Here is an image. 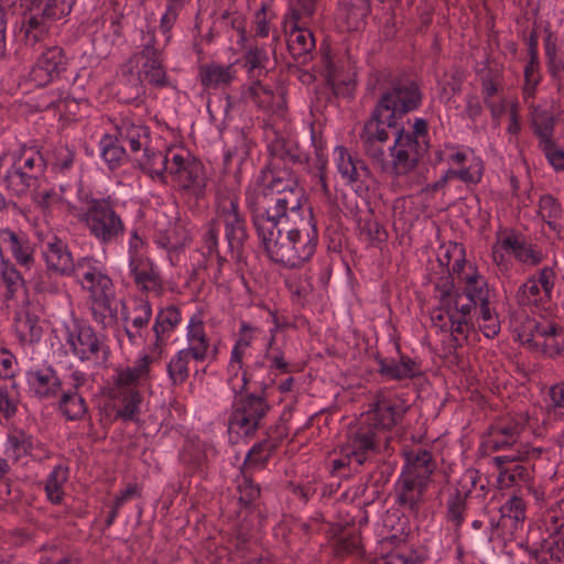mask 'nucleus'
Instances as JSON below:
<instances>
[{
  "label": "nucleus",
  "instance_id": "1",
  "mask_svg": "<svg viewBox=\"0 0 564 564\" xmlns=\"http://www.w3.org/2000/svg\"><path fill=\"white\" fill-rule=\"evenodd\" d=\"M268 149L272 161L260 171L253 185L246 192V205L252 220L306 213L305 194L297 176L278 162H297L300 155L282 138L273 140Z\"/></svg>",
  "mask_w": 564,
  "mask_h": 564
},
{
  "label": "nucleus",
  "instance_id": "2",
  "mask_svg": "<svg viewBox=\"0 0 564 564\" xmlns=\"http://www.w3.org/2000/svg\"><path fill=\"white\" fill-rule=\"evenodd\" d=\"M252 224L265 256L281 267L301 268L316 251L318 232L307 208L295 216L262 218Z\"/></svg>",
  "mask_w": 564,
  "mask_h": 564
},
{
  "label": "nucleus",
  "instance_id": "3",
  "mask_svg": "<svg viewBox=\"0 0 564 564\" xmlns=\"http://www.w3.org/2000/svg\"><path fill=\"white\" fill-rule=\"evenodd\" d=\"M445 257L448 258L446 265H451V269L446 276L436 282L435 289L441 292V300L462 334L473 329L471 312L477 305L489 301V289L477 268L467 263L462 245L455 243Z\"/></svg>",
  "mask_w": 564,
  "mask_h": 564
},
{
  "label": "nucleus",
  "instance_id": "4",
  "mask_svg": "<svg viewBox=\"0 0 564 564\" xmlns=\"http://www.w3.org/2000/svg\"><path fill=\"white\" fill-rule=\"evenodd\" d=\"M220 227L224 229L228 250L232 258H240L249 235L246 217L239 207V197L234 192H219L217 194L216 216L204 237V246L208 253H215L219 261L224 260L217 248Z\"/></svg>",
  "mask_w": 564,
  "mask_h": 564
},
{
  "label": "nucleus",
  "instance_id": "5",
  "mask_svg": "<svg viewBox=\"0 0 564 564\" xmlns=\"http://www.w3.org/2000/svg\"><path fill=\"white\" fill-rule=\"evenodd\" d=\"M77 269L73 278L89 295L93 319L106 327L117 314V308L112 306L115 300L112 280L94 257H80Z\"/></svg>",
  "mask_w": 564,
  "mask_h": 564
},
{
  "label": "nucleus",
  "instance_id": "6",
  "mask_svg": "<svg viewBox=\"0 0 564 564\" xmlns=\"http://www.w3.org/2000/svg\"><path fill=\"white\" fill-rule=\"evenodd\" d=\"M79 221L100 245L117 242L124 234L126 226L110 197H85Z\"/></svg>",
  "mask_w": 564,
  "mask_h": 564
},
{
  "label": "nucleus",
  "instance_id": "7",
  "mask_svg": "<svg viewBox=\"0 0 564 564\" xmlns=\"http://www.w3.org/2000/svg\"><path fill=\"white\" fill-rule=\"evenodd\" d=\"M271 405L263 394L245 392L236 395L228 417V434L232 443L250 438L263 425Z\"/></svg>",
  "mask_w": 564,
  "mask_h": 564
},
{
  "label": "nucleus",
  "instance_id": "8",
  "mask_svg": "<svg viewBox=\"0 0 564 564\" xmlns=\"http://www.w3.org/2000/svg\"><path fill=\"white\" fill-rule=\"evenodd\" d=\"M421 85L409 76H398L382 89L375 107L398 122L403 116L416 111L423 101Z\"/></svg>",
  "mask_w": 564,
  "mask_h": 564
},
{
  "label": "nucleus",
  "instance_id": "9",
  "mask_svg": "<svg viewBox=\"0 0 564 564\" xmlns=\"http://www.w3.org/2000/svg\"><path fill=\"white\" fill-rule=\"evenodd\" d=\"M122 76L135 97L145 93V83L154 88L172 86L164 65V55L130 56L122 65Z\"/></svg>",
  "mask_w": 564,
  "mask_h": 564
},
{
  "label": "nucleus",
  "instance_id": "10",
  "mask_svg": "<svg viewBox=\"0 0 564 564\" xmlns=\"http://www.w3.org/2000/svg\"><path fill=\"white\" fill-rule=\"evenodd\" d=\"M65 341L74 357L83 362L106 364L110 356L107 337L97 333L89 324L73 323L66 329Z\"/></svg>",
  "mask_w": 564,
  "mask_h": 564
},
{
  "label": "nucleus",
  "instance_id": "11",
  "mask_svg": "<svg viewBox=\"0 0 564 564\" xmlns=\"http://www.w3.org/2000/svg\"><path fill=\"white\" fill-rule=\"evenodd\" d=\"M388 150L390 159L384 154L383 162H379L377 166L381 172L390 173L395 177L408 175L414 171L427 151L424 144L405 134L404 127L394 131L393 143L388 147Z\"/></svg>",
  "mask_w": 564,
  "mask_h": 564
},
{
  "label": "nucleus",
  "instance_id": "12",
  "mask_svg": "<svg viewBox=\"0 0 564 564\" xmlns=\"http://www.w3.org/2000/svg\"><path fill=\"white\" fill-rule=\"evenodd\" d=\"M167 166L166 180L170 178L178 191L195 199L205 196L207 178L204 165L198 160L174 151L171 153V162Z\"/></svg>",
  "mask_w": 564,
  "mask_h": 564
},
{
  "label": "nucleus",
  "instance_id": "13",
  "mask_svg": "<svg viewBox=\"0 0 564 564\" xmlns=\"http://www.w3.org/2000/svg\"><path fill=\"white\" fill-rule=\"evenodd\" d=\"M408 410L409 405L401 397L378 392L360 416L361 422L372 426L382 437H389L388 433L402 423Z\"/></svg>",
  "mask_w": 564,
  "mask_h": 564
},
{
  "label": "nucleus",
  "instance_id": "14",
  "mask_svg": "<svg viewBox=\"0 0 564 564\" xmlns=\"http://www.w3.org/2000/svg\"><path fill=\"white\" fill-rule=\"evenodd\" d=\"M390 437H382L372 426L361 422L359 419L356 426L347 432L346 442L341 446V454L349 463L361 466L370 455L388 451Z\"/></svg>",
  "mask_w": 564,
  "mask_h": 564
},
{
  "label": "nucleus",
  "instance_id": "15",
  "mask_svg": "<svg viewBox=\"0 0 564 564\" xmlns=\"http://www.w3.org/2000/svg\"><path fill=\"white\" fill-rule=\"evenodd\" d=\"M518 338L532 348L540 349L550 357L564 350V329L556 323L527 317L518 328Z\"/></svg>",
  "mask_w": 564,
  "mask_h": 564
},
{
  "label": "nucleus",
  "instance_id": "16",
  "mask_svg": "<svg viewBox=\"0 0 564 564\" xmlns=\"http://www.w3.org/2000/svg\"><path fill=\"white\" fill-rule=\"evenodd\" d=\"M398 128L395 120L373 107L370 118L365 122L360 132L362 149L373 165L377 166L379 162H383L390 139L388 129L397 130Z\"/></svg>",
  "mask_w": 564,
  "mask_h": 564
},
{
  "label": "nucleus",
  "instance_id": "17",
  "mask_svg": "<svg viewBox=\"0 0 564 564\" xmlns=\"http://www.w3.org/2000/svg\"><path fill=\"white\" fill-rule=\"evenodd\" d=\"M87 382V376L80 370H74L68 376L65 388L58 394L57 411L70 422H80L90 419L88 403L83 395L82 389Z\"/></svg>",
  "mask_w": 564,
  "mask_h": 564
},
{
  "label": "nucleus",
  "instance_id": "18",
  "mask_svg": "<svg viewBox=\"0 0 564 564\" xmlns=\"http://www.w3.org/2000/svg\"><path fill=\"white\" fill-rule=\"evenodd\" d=\"M539 455V449L528 448L521 445L514 453L494 457L492 462L499 469L497 481L500 488H510L529 482L531 479V470L530 467L522 464V462Z\"/></svg>",
  "mask_w": 564,
  "mask_h": 564
},
{
  "label": "nucleus",
  "instance_id": "19",
  "mask_svg": "<svg viewBox=\"0 0 564 564\" xmlns=\"http://www.w3.org/2000/svg\"><path fill=\"white\" fill-rule=\"evenodd\" d=\"M185 339L187 346L183 349L194 357V362L199 364L217 359L218 348L213 345L212 338L206 332L205 314L202 310L196 311L188 318Z\"/></svg>",
  "mask_w": 564,
  "mask_h": 564
},
{
  "label": "nucleus",
  "instance_id": "20",
  "mask_svg": "<svg viewBox=\"0 0 564 564\" xmlns=\"http://www.w3.org/2000/svg\"><path fill=\"white\" fill-rule=\"evenodd\" d=\"M301 14L299 10L291 9L284 17L283 28L286 34L288 50L299 63L305 64L312 57L315 48L313 32L299 25Z\"/></svg>",
  "mask_w": 564,
  "mask_h": 564
},
{
  "label": "nucleus",
  "instance_id": "21",
  "mask_svg": "<svg viewBox=\"0 0 564 564\" xmlns=\"http://www.w3.org/2000/svg\"><path fill=\"white\" fill-rule=\"evenodd\" d=\"M68 66V58L61 46L43 51L30 72L31 80L37 86L48 85L62 77Z\"/></svg>",
  "mask_w": 564,
  "mask_h": 564
},
{
  "label": "nucleus",
  "instance_id": "22",
  "mask_svg": "<svg viewBox=\"0 0 564 564\" xmlns=\"http://www.w3.org/2000/svg\"><path fill=\"white\" fill-rule=\"evenodd\" d=\"M45 268L61 276L73 278L78 271L79 258L74 259L67 242L57 236H52L42 249Z\"/></svg>",
  "mask_w": 564,
  "mask_h": 564
},
{
  "label": "nucleus",
  "instance_id": "23",
  "mask_svg": "<svg viewBox=\"0 0 564 564\" xmlns=\"http://www.w3.org/2000/svg\"><path fill=\"white\" fill-rule=\"evenodd\" d=\"M555 273L552 268L544 267L538 276L528 279L517 291L516 300L521 306H540L551 300Z\"/></svg>",
  "mask_w": 564,
  "mask_h": 564
},
{
  "label": "nucleus",
  "instance_id": "24",
  "mask_svg": "<svg viewBox=\"0 0 564 564\" xmlns=\"http://www.w3.org/2000/svg\"><path fill=\"white\" fill-rule=\"evenodd\" d=\"M26 383L33 397L51 400L62 392L64 382L52 365L31 368L26 372Z\"/></svg>",
  "mask_w": 564,
  "mask_h": 564
},
{
  "label": "nucleus",
  "instance_id": "25",
  "mask_svg": "<svg viewBox=\"0 0 564 564\" xmlns=\"http://www.w3.org/2000/svg\"><path fill=\"white\" fill-rule=\"evenodd\" d=\"M4 251L11 253L17 264L30 269L35 263V249L29 237L22 231L0 228V259Z\"/></svg>",
  "mask_w": 564,
  "mask_h": 564
},
{
  "label": "nucleus",
  "instance_id": "26",
  "mask_svg": "<svg viewBox=\"0 0 564 564\" xmlns=\"http://www.w3.org/2000/svg\"><path fill=\"white\" fill-rule=\"evenodd\" d=\"M527 425V417H505L491 425L487 445L492 451H503L517 445Z\"/></svg>",
  "mask_w": 564,
  "mask_h": 564
},
{
  "label": "nucleus",
  "instance_id": "27",
  "mask_svg": "<svg viewBox=\"0 0 564 564\" xmlns=\"http://www.w3.org/2000/svg\"><path fill=\"white\" fill-rule=\"evenodd\" d=\"M129 274L140 291L162 293L163 281L160 270L150 257L131 259L129 261Z\"/></svg>",
  "mask_w": 564,
  "mask_h": 564
},
{
  "label": "nucleus",
  "instance_id": "28",
  "mask_svg": "<svg viewBox=\"0 0 564 564\" xmlns=\"http://www.w3.org/2000/svg\"><path fill=\"white\" fill-rule=\"evenodd\" d=\"M181 321V311L175 305L166 306L158 312L152 326L154 341L149 346V350L152 354L158 356L162 354L171 334L176 329Z\"/></svg>",
  "mask_w": 564,
  "mask_h": 564
},
{
  "label": "nucleus",
  "instance_id": "29",
  "mask_svg": "<svg viewBox=\"0 0 564 564\" xmlns=\"http://www.w3.org/2000/svg\"><path fill=\"white\" fill-rule=\"evenodd\" d=\"M152 362L153 357L144 354L135 360L133 366L118 369L112 377V392L138 390L140 383L150 379Z\"/></svg>",
  "mask_w": 564,
  "mask_h": 564
},
{
  "label": "nucleus",
  "instance_id": "30",
  "mask_svg": "<svg viewBox=\"0 0 564 564\" xmlns=\"http://www.w3.org/2000/svg\"><path fill=\"white\" fill-rule=\"evenodd\" d=\"M263 367L264 364L259 361L243 367L242 357L235 358V355H230L228 364V383L235 395L247 392L251 383H258L264 391V388L267 387L265 382L263 380H257V371Z\"/></svg>",
  "mask_w": 564,
  "mask_h": 564
},
{
  "label": "nucleus",
  "instance_id": "31",
  "mask_svg": "<svg viewBox=\"0 0 564 564\" xmlns=\"http://www.w3.org/2000/svg\"><path fill=\"white\" fill-rule=\"evenodd\" d=\"M116 137L123 145H129L131 153L137 154L149 147V128L139 119L124 116L116 122Z\"/></svg>",
  "mask_w": 564,
  "mask_h": 564
},
{
  "label": "nucleus",
  "instance_id": "32",
  "mask_svg": "<svg viewBox=\"0 0 564 564\" xmlns=\"http://www.w3.org/2000/svg\"><path fill=\"white\" fill-rule=\"evenodd\" d=\"M403 456L404 465L402 467V473L430 484L432 475L437 466L432 453L426 448L417 447L404 449Z\"/></svg>",
  "mask_w": 564,
  "mask_h": 564
},
{
  "label": "nucleus",
  "instance_id": "33",
  "mask_svg": "<svg viewBox=\"0 0 564 564\" xmlns=\"http://www.w3.org/2000/svg\"><path fill=\"white\" fill-rule=\"evenodd\" d=\"M429 484L401 471L395 484L397 502L411 511H417Z\"/></svg>",
  "mask_w": 564,
  "mask_h": 564
},
{
  "label": "nucleus",
  "instance_id": "34",
  "mask_svg": "<svg viewBox=\"0 0 564 564\" xmlns=\"http://www.w3.org/2000/svg\"><path fill=\"white\" fill-rule=\"evenodd\" d=\"M478 479V471L467 470L462 479L460 485L463 490L456 488L447 500V520L451 521L456 528L460 527L464 522V512L466 509V499L470 492V487H474Z\"/></svg>",
  "mask_w": 564,
  "mask_h": 564
},
{
  "label": "nucleus",
  "instance_id": "35",
  "mask_svg": "<svg viewBox=\"0 0 564 564\" xmlns=\"http://www.w3.org/2000/svg\"><path fill=\"white\" fill-rule=\"evenodd\" d=\"M334 155L337 172L347 184L359 182L369 174L365 162L350 153L345 147H336Z\"/></svg>",
  "mask_w": 564,
  "mask_h": 564
},
{
  "label": "nucleus",
  "instance_id": "36",
  "mask_svg": "<svg viewBox=\"0 0 564 564\" xmlns=\"http://www.w3.org/2000/svg\"><path fill=\"white\" fill-rule=\"evenodd\" d=\"M53 24L54 22L46 19L36 10L25 12L21 28L24 44L30 47H35L37 44L44 42L48 39Z\"/></svg>",
  "mask_w": 564,
  "mask_h": 564
},
{
  "label": "nucleus",
  "instance_id": "37",
  "mask_svg": "<svg viewBox=\"0 0 564 564\" xmlns=\"http://www.w3.org/2000/svg\"><path fill=\"white\" fill-rule=\"evenodd\" d=\"M237 77L232 64L208 63L199 67L200 84L206 88L219 89L229 86Z\"/></svg>",
  "mask_w": 564,
  "mask_h": 564
},
{
  "label": "nucleus",
  "instance_id": "38",
  "mask_svg": "<svg viewBox=\"0 0 564 564\" xmlns=\"http://www.w3.org/2000/svg\"><path fill=\"white\" fill-rule=\"evenodd\" d=\"M4 166H7V170L1 177V183L12 196L21 197L36 185L37 180L18 167L14 161H6Z\"/></svg>",
  "mask_w": 564,
  "mask_h": 564
},
{
  "label": "nucleus",
  "instance_id": "39",
  "mask_svg": "<svg viewBox=\"0 0 564 564\" xmlns=\"http://www.w3.org/2000/svg\"><path fill=\"white\" fill-rule=\"evenodd\" d=\"M59 278H62L59 274L50 271L47 268H44L36 270L30 278L29 283L34 295L37 296L39 300L44 301L47 297L62 294L63 285L59 281Z\"/></svg>",
  "mask_w": 564,
  "mask_h": 564
},
{
  "label": "nucleus",
  "instance_id": "40",
  "mask_svg": "<svg viewBox=\"0 0 564 564\" xmlns=\"http://www.w3.org/2000/svg\"><path fill=\"white\" fill-rule=\"evenodd\" d=\"M76 163V150L68 144H56L46 161L55 177H69Z\"/></svg>",
  "mask_w": 564,
  "mask_h": 564
},
{
  "label": "nucleus",
  "instance_id": "41",
  "mask_svg": "<svg viewBox=\"0 0 564 564\" xmlns=\"http://www.w3.org/2000/svg\"><path fill=\"white\" fill-rule=\"evenodd\" d=\"M173 150H169L166 153L155 152L145 148L140 158H135L139 161L140 167L148 173L152 178H158L162 182H166V175L171 162V153Z\"/></svg>",
  "mask_w": 564,
  "mask_h": 564
},
{
  "label": "nucleus",
  "instance_id": "42",
  "mask_svg": "<svg viewBox=\"0 0 564 564\" xmlns=\"http://www.w3.org/2000/svg\"><path fill=\"white\" fill-rule=\"evenodd\" d=\"M379 372L392 380L411 379L421 373L420 365L410 357L402 356L400 361L384 360L379 361Z\"/></svg>",
  "mask_w": 564,
  "mask_h": 564
},
{
  "label": "nucleus",
  "instance_id": "43",
  "mask_svg": "<svg viewBox=\"0 0 564 564\" xmlns=\"http://www.w3.org/2000/svg\"><path fill=\"white\" fill-rule=\"evenodd\" d=\"M214 29L219 31L221 35L229 39L236 32L240 41H246V18L238 11L224 10L214 17Z\"/></svg>",
  "mask_w": 564,
  "mask_h": 564
},
{
  "label": "nucleus",
  "instance_id": "44",
  "mask_svg": "<svg viewBox=\"0 0 564 564\" xmlns=\"http://www.w3.org/2000/svg\"><path fill=\"white\" fill-rule=\"evenodd\" d=\"M192 361L194 357L182 348L166 362L167 378L173 387L183 386L187 381Z\"/></svg>",
  "mask_w": 564,
  "mask_h": 564
},
{
  "label": "nucleus",
  "instance_id": "45",
  "mask_svg": "<svg viewBox=\"0 0 564 564\" xmlns=\"http://www.w3.org/2000/svg\"><path fill=\"white\" fill-rule=\"evenodd\" d=\"M13 327L21 344L37 343L42 336V327L39 325L37 317L28 312L15 314Z\"/></svg>",
  "mask_w": 564,
  "mask_h": 564
},
{
  "label": "nucleus",
  "instance_id": "46",
  "mask_svg": "<svg viewBox=\"0 0 564 564\" xmlns=\"http://www.w3.org/2000/svg\"><path fill=\"white\" fill-rule=\"evenodd\" d=\"M531 123L534 134L539 138V147L553 141L555 118L554 115L540 107H532Z\"/></svg>",
  "mask_w": 564,
  "mask_h": 564
},
{
  "label": "nucleus",
  "instance_id": "47",
  "mask_svg": "<svg viewBox=\"0 0 564 564\" xmlns=\"http://www.w3.org/2000/svg\"><path fill=\"white\" fill-rule=\"evenodd\" d=\"M437 299L440 302V306L431 313V319L434 327L440 328L443 332H448L453 339L456 341V345L460 346L463 341L467 340L468 335L471 329H467L464 333H458L456 328V323H454V318H451V314L447 311V307L441 300V292H437Z\"/></svg>",
  "mask_w": 564,
  "mask_h": 564
},
{
  "label": "nucleus",
  "instance_id": "48",
  "mask_svg": "<svg viewBox=\"0 0 564 564\" xmlns=\"http://www.w3.org/2000/svg\"><path fill=\"white\" fill-rule=\"evenodd\" d=\"M101 158L110 170H115L122 164L127 156L124 145L116 135L105 134L99 142Z\"/></svg>",
  "mask_w": 564,
  "mask_h": 564
},
{
  "label": "nucleus",
  "instance_id": "49",
  "mask_svg": "<svg viewBox=\"0 0 564 564\" xmlns=\"http://www.w3.org/2000/svg\"><path fill=\"white\" fill-rule=\"evenodd\" d=\"M276 448L272 440H263L254 444L248 452L241 469L251 471L263 468Z\"/></svg>",
  "mask_w": 564,
  "mask_h": 564
},
{
  "label": "nucleus",
  "instance_id": "50",
  "mask_svg": "<svg viewBox=\"0 0 564 564\" xmlns=\"http://www.w3.org/2000/svg\"><path fill=\"white\" fill-rule=\"evenodd\" d=\"M501 248L510 251L519 261L535 265L541 262L542 254L534 250L531 245L517 237H506L501 241Z\"/></svg>",
  "mask_w": 564,
  "mask_h": 564
},
{
  "label": "nucleus",
  "instance_id": "51",
  "mask_svg": "<svg viewBox=\"0 0 564 564\" xmlns=\"http://www.w3.org/2000/svg\"><path fill=\"white\" fill-rule=\"evenodd\" d=\"M242 97L246 101L253 102L264 111L274 110L276 96L272 89L262 85L260 80H253L246 89H243Z\"/></svg>",
  "mask_w": 564,
  "mask_h": 564
},
{
  "label": "nucleus",
  "instance_id": "52",
  "mask_svg": "<svg viewBox=\"0 0 564 564\" xmlns=\"http://www.w3.org/2000/svg\"><path fill=\"white\" fill-rule=\"evenodd\" d=\"M0 275L6 286V299H14L17 293L24 286V279L21 272L9 259L2 258L0 261Z\"/></svg>",
  "mask_w": 564,
  "mask_h": 564
},
{
  "label": "nucleus",
  "instance_id": "53",
  "mask_svg": "<svg viewBox=\"0 0 564 564\" xmlns=\"http://www.w3.org/2000/svg\"><path fill=\"white\" fill-rule=\"evenodd\" d=\"M32 447V437L23 430L15 429L8 434L6 454L14 460L28 456Z\"/></svg>",
  "mask_w": 564,
  "mask_h": 564
},
{
  "label": "nucleus",
  "instance_id": "54",
  "mask_svg": "<svg viewBox=\"0 0 564 564\" xmlns=\"http://www.w3.org/2000/svg\"><path fill=\"white\" fill-rule=\"evenodd\" d=\"M68 478V468L63 465L55 466L45 481V492L52 503H59L64 496L63 486Z\"/></svg>",
  "mask_w": 564,
  "mask_h": 564
},
{
  "label": "nucleus",
  "instance_id": "55",
  "mask_svg": "<svg viewBox=\"0 0 564 564\" xmlns=\"http://www.w3.org/2000/svg\"><path fill=\"white\" fill-rule=\"evenodd\" d=\"M113 398L120 399L122 406L117 411L116 415L124 421H133L140 412L142 395L139 390H127L121 392H112Z\"/></svg>",
  "mask_w": 564,
  "mask_h": 564
},
{
  "label": "nucleus",
  "instance_id": "56",
  "mask_svg": "<svg viewBox=\"0 0 564 564\" xmlns=\"http://www.w3.org/2000/svg\"><path fill=\"white\" fill-rule=\"evenodd\" d=\"M546 65L551 76L564 78V54L558 52L556 41L549 34L544 41Z\"/></svg>",
  "mask_w": 564,
  "mask_h": 564
},
{
  "label": "nucleus",
  "instance_id": "57",
  "mask_svg": "<svg viewBox=\"0 0 564 564\" xmlns=\"http://www.w3.org/2000/svg\"><path fill=\"white\" fill-rule=\"evenodd\" d=\"M239 502L246 507L251 506L260 497V487L251 478V471L241 469L238 478Z\"/></svg>",
  "mask_w": 564,
  "mask_h": 564
},
{
  "label": "nucleus",
  "instance_id": "58",
  "mask_svg": "<svg viewBox=\"0 0 564 564\" xmlns=\"http://www.w3.org/2000/svg\"><path fill=\"white\" fill-rule=\"evenodd\" d=\"M543 524L551 534L564 531V499L550 506L542 518Z\"/></svg>",
  "mask_w": 564,
  "mask_h": 564
},
{
  "label": "nucleus",
  "instance_id": "59",
  "mask_svg": "<svg viewBox=\"0 0 564 564\" xmlns=\"http://www.w3.org/2000/svg\"><path fill=\"white\" fill-rule=\"evenodd\" d=\"M75 0H45L43 8L40 6L36 11L52 22H56L68 15Z\"/></svg>",
  "mask_w": 564,
  "mask_h": 564
},
{
  "label": "nucleus",
  "instance_id": "60",
  "mask_svg": "<svg viewBox=\"0 0 564 564\" xmlns=\"http://www.w3.org/2000/svg\"><path fill=\"white\" fill-rule=\"evenodd\" d=\"M68 184L61 183L59 184V194L54 189H43L39 191L34 194L33 200L34 203L41 207L42 209H48L55 204L62 202L66 204H70L68 197L66 195V191L68 188Z\"/></svg>",
  "mask_w": 564,
  "mask_h": 564
},
{
  "label": "nucleus",
  "instance_id": "61",
  "mask_svg": "<svg viewBox=\"0 0 564 564\" xmlns=\"http://www.w3.org/2000/svg\"><path fill=\"white\" fill-rule=\"evenodd\" d=\"M500 513L502 519H508L517 525L525 519V502L519 496H511L501 507Z\"/></svg>",
  "mask_w": 564,
  "mask_h": 564
},
{
  "label": "nucleus",
  "instance_id": "62",
  "mask_svg": "<svg viewBox=\"0 0 564 564\" xmlns=\"http://www.w3.org/2000/svg\"><path fill=\"white\" fill-rule=\"evenodd\" d=\"M481 324L479 325L484 335L492 338L500 332V323L497 314L490 308L489 301L478 305Z\"/></svg>",
  "mask_w": 564,
  "mask_h": 564
},
{
  "label": "nucleus",
  "instance_id": "63",
  "mask_svg": "<svg viewBox=\"0 0 564 564\" xmlns=\"http://www.w3.org/2000/svg\"><path fill=\"white\" fill-rule=\"evenodd\" d=\"M152 317V306L149 301L140 300L135 302L131 315L124 316V321H130L134 329H143L148 326Z\"/></svg>",
  "mask_w": 564,
  "mask_h": 564
},
{
  "label": "nucleus",
  "instance_id": "64",
  "mask_svg": "<svg viewBox=\"0 0 564 564\" xmlns=\"http://www.w3.org/2000/svg\"><path fill=\"white\" fill-rule=\"evenodd\" d=\"M425 557L416 551L390 552L384 556L376 558L378 564H422Z\"/></svg>",
  "mask_w": 564,
  "mask_h": 564
}]
</instances>
